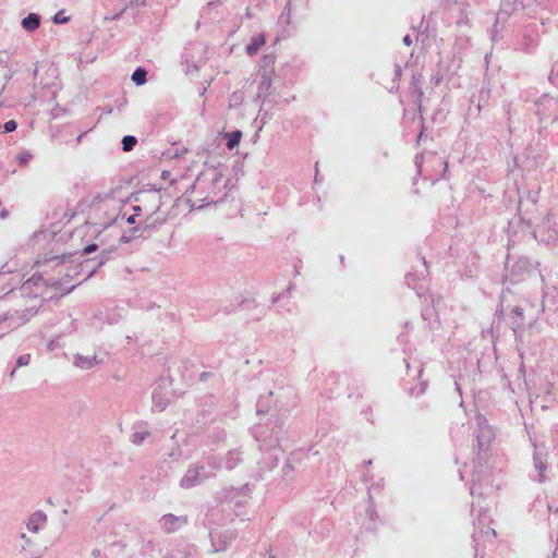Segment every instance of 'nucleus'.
<instances>
[{
    "label": "nucleus",
    "instance_id": "nucleus-1",
    "mask_svg": "<svg viewBox=\"0 0 558 558\" xmlns=\"http://www.w3.org/2000/svg\"><path fill=\"white\" fill-rule=\"evenodd\" d=\"M484 457H478V462L474 466L471 495L474 498L472 502V513L478 511L476 529L472 535L475 543V556L478 554V545L481 541H493L496 537V531L489 526L490 518L488 515V504L482 506V499L493 497L496 492V486L493 484L492 473L487 466L483 465L481 460Z\"/></svg>",
    "mask_w": 558,
    "mask_h": 558
},
{
    "label": "nucleus",
    "instance_id": "nucleus-2",
    "mask_svg": "<svg viewBox=\"0 0 558 558\" xmlns=\"http://www.w3.org/2000/svg\"><path fill=\"white\" fill-rule=\"evenodd\" d=\"M125 195L120 187L98 194L90 206L88 222L98 230H105L124 219L122 209Z\"/></svg>",
    "mask_w": 558,
    "mask_h": 558
},
{
    "label": "nucleus",
    "instance_id": "nucleus-3",
    "mask_svg": "<svg viewBox=\"0 0 558 558\" xmlns=\"http://www.w3.org/2000/svg\"><path fill=\"white\" fill-rule=\"evenodd\" d=\"M222 469L220 457L210 454L205 461L192 464L182 476L180 486L189 489L203 484Z\"/></svg>",
    "mask_w": 558,
    "mask_h": 558
},
{
    "label": "nucleus",
    "instance_id": "nucleus-4",
    "mask_svg": "<svg viewBox=\"0 0 558 558\" xmlns=\"http://www.w3.org/2000/svg\"><path fill=\"white\" fill-rule=\"evenodd\" d=\"M269 400L274 401V405L279 410L288 411L295 407L296 395L290 385L286 383L284 378H280L278 383L274 385V388L268 391V396H262L256 404L257 412L264 413L268 411Z\"/></svg>",
    "mask_w": 558,
    "mask_h": 558
},
{
    "label": "nucleus",
    "instance_id": "nucleus-5",
    "mask_svg": "<svg viewBox=\"0 0 558 558\" xmlns=\"http://www.w3.org/2000/svg\"><path fill=\"white\" fill-rule=\"evenodd\" d=\"M222 183V175L215 169H209L202 172L192 185V192H206V196L201 201H205L207 204L218 202L216 187Z\"/></svg>",
    "mask_w": 558,
    "mask_h": 558
},
{
    "label": "nucleus",
    "instance_id": "nucleus-6",
    "mask_svg": "<svg viewBox=\"0 0 558 558\" xmlns=\"http://www.w3.org/2000/svg\"><path fill=\"white\" fill-rule=\"evenodd\" d=\"M61 282L52 278L44 279L41 275L34 274L25 280L19 288V294L23 298L38 299L44 298L48 286L59 289Z\"/></svg>",
    "mask_w": 558,
    "mask_h": 558
},
{
    "label": "nucleus",
    "instance_id": "nucleus-7",
    "mask_svg": "<svg viewBox=\"0 0 558 558\" xmlns=\"http://www.w3.org/2000/svg\"><path fill=\"white\" fill-rule=\"evenodd\" d=\"M38 304H33L29 307L23 310H14L13 312H8L3 315L2 319H0V329H2V325H5V328L9 330H13L25 323H27L35 314L37 313ZM3 331L0 330V337L3 336Z\"/></svg>",
    "mask_w": 558,
    "mask_h": 558
},
{
    "label": "nucleus",
    "instance_id": "nucleus-8",
    "mask_svg": "<svg viewBox=\"0 0 558 558\" xmlns=\"http://www.w3.org/2000/svg\"><path fill=\"white\" fill-rule=\"evenodd\" d=\"M539 313H541V311L537 310L535 315H529L526 317L524 314L523 307L514 306L511 310L510 324H511V329L514 332L517 341H522L524 328L525 327L532 328L534 326V324L537 322Z\"/></svg>",
    "mask_w": 558,
    "mask_h": 558
},
{
    "label": "nucleus",
    "instance_id": "nucleus-9",
    "mask_svg": "<svg viewBox=\"0 0 558 558\" xmlns=\"http://www.w3.org/2000/svg\"><path fill=\"white\" fill-rule=\"evenodd\" d=\"M475 428L474 436L476 439V447L478 453H486L495 438L493 428L488 425L486 417L482 414H476L474 417Z\"/></svg>",
    "mask_w": 558,
    "mask_h": 558
},
{
    "label": "nucleus",
    "instance_id": "nucleus-10",
    "mask_svg": "<svg viewBox=\"0 0 558 558\" xmlns=\"http://www.w3.org/2000/svg\"><path fill=\"white\" fill-rule=\"evenodd\" d=\"M171 399V381L165 378L156 381L151 395L153 411L162 412L170 404Z\"/></svg>",
    "mask_w": 558,
    "mask_h": 558
},
{
    "label": "nucleus",
    "instance_id": "nucleus-11",
    "mask_svg": "<svg viewBox=\"0 0 558 558\" xmlns=\"http://www.w3.org/2000/svg\"><path fill=\"white\" fill-rule=\"evenodd\" d=\"M534 236L541 242L555 241L558 238V213L550 210L543 222L534 230Z\"/></svg>",
    "mask_w": 558,
    "mask_h": 558
},
{
    "label": "nucleus",
    "instance_id": "nucleus-12",
    "mask_svg": "<svg viewBox=\"0 0 558 558\" xmlns=\"http://www.w3.org/2000/svg\"><path fill=\"white\" fill-rule=\"evenodd\" d=\"M508 272L506 275V280L510 283L518 282L524 278V275L529 274L533 269V264L527 257H518L512 260L508 257L507 264Z\"/></svg>",
    "mask_w": 558,
    "mask_h": 558
},
{
    "label": "nucleus",
    "instance_id": "nucleus-13",
    "mask_svg": "<svg viewBox=\"0 0 558 558\" xmlns=\"http://www.w3.org/2000/svg\"><path fill=\"white\" fill-rule=\"evenodd\" d=\"M535 105L541 120H558V98L549 95H543L537 99Z\"/></svg>",
    "mask_w": 558,
    "mask_h": 558
},
{
    "label": "nucleus",
    "instance_id": "nucleus-14",
    "mask_svg": "<svg viewBox=\"0 0 558 558\" xmlns=\"http://www.w3.org/2000/svg\"><path fill=\"white\" fill-rule=\"evenodd\" d=\"M533 466L536 475L533 476L538 483H544L547 480L546 473L548 472V453L534 445L533 452Z\"/></svg>",
    "mask_w": 558,
    "mask_h": 558
},
{
    "label": "nucleus",
    "instance_id": "nucleus-15",
    "mask_svg": "<svg viewBox=\"0 0 558 558\" xmlns=\"http://www.w3.org/2000/svg\"><path fill=\"white\" fill-rule=\"evenodd\" d=\"M189 522L187 515L163 514L159 521V527L166 533H174L185 526Z\"/></svg>",
    "mask_w": 558,
    "mask_h": 558
},
{
    "label": "nucleus",
    "instance_id": "nucleus-16",
    "mask_svg": "<svg viewBox=\"0 0 558 558\" xmlns=\"http://www.w3.org/2000/svg\"><path fill=\"white\" fill-rule=\"evenodd\" d=\"M209 535L214 553L227 550V548L235 537V534L230 530L221 532H210Z\"/></svg>",
    "mask_w": 558,
    "mask_h": 558
},
{
    "label": "nucleus",
    "instance_id": "nucleus-17",
    "mask_svg": "<svg viewBox=\"0 0 558 558\" xmlns=\"http://www.w3.org/2000/svg\"><path fill=\"white\" fill-rule=\"evenodd\" d=\"M537 43L538 34L536 26L529 25L522 32V40L518 48L524 52H531L537 46Z\"/></svg>",
    "mask_w": 558,
    "mask_h": 558
},
{
    "label": "nucleus",
    "instance_id": "nucleus-18",
    "mask_svg": "<svg viewBox=\"0 0 558 558\" xmlns=\"http://www.w3.org/2000/svg\"><path fill=\"white\" fill-rule=\"evenodd\" d=\"M254 438L260 444V448L271 449L279 445V437L276 434L268 436L265 435L264 427H257L253 432Z\"/></svg>",
    "mask_w": 558,
    "mask_h": 558
},
{
    "label": "nucleus",
    "instance_id": "nucleus-19",
    "mask_svg": "<svg viewBox=\"0 0 558 558\" xmlns=\"http://www.w3.org/2000/svg\"><path fill=\"white\" fill-rule=\"evenodd\" d=\"M47 525V515L44 511L37 510L29 515L26 527L29 532L38 533Z\"/></svg>",
    "mask_w": 558,
    "mask_h": 558
},
{
    "label": "nucleus",
    "instance_id": "nucleus-20",
    "mask_svg": "<svg viewBox=\"0 0 558 558\" xmlns=\"http://www.w3.org/2000/svg\"><path fill=\"white\" fill-rule=\"evenodd\" d=\"M220 459L222 462V469L225 468L227 470H233L242 462V454L238 450H230L225 459Z\"/></svg>",
    "mask_w": 558,
    "mask_h": 558
},
{
    "label": "nucleus",
    "instance_id": "nucleus-21",
    "mask_svg": "<svg viewBox=\"0 0 558 558\" xmlns=\"http://www.w3.org/2000/svg\"><path fill=\"white\" fill-rule=\"evenodd\" d=\"M270 87H271V77L268 73L265 72L262 74L259 85H258V90L256 94V98L265 100L267 98V96L269 95Z\"/></svg>",
    "mask_w": 558,
    "mask_h": 558
},
{
    "label": "nucleus",
    "instance_id": "nucleus-22",
    "mask_svg": "<svg viewBox=\"0 0 558 558\" xmlns=\"http://www.w3.org/2000/svg\"><path fill=\"white\" fill-rule=\"evenodd\" d=\"M266 39L263 33L256 34L251 38L250 44L246 46V53L251 57L255 56L259 49L265 45Z\"/></svg>",
    "mask_w": 558,
    "mask_h": 558
},
{
    "label": "nucleus",
    "instance_id": "nucleus-23",
    "mask_svg": "<svg viewBox=\"0 0 558 558\" xmlns=\"http://www.w3.org/2000/svg\"><path fill=\"white\" fill-rule=\"evenodd\" d=\"M73 364L82 369H92L97 364L96 355L84 356L82 354H75Z\"/></svg>",
    "mask_w": 558,
    "mask_h": 558
},
{
    "label": "nucleus",
    "instance_id": "nucleus-24",
    "mask_svg": "<svg viewBox=\"0 0 558 558\" xmlns=\"http://www.w3.org/2000/svg\"><path fill=\"white\" fill-rule=\"evenodd\" d=\"M41 17L37 13H29L26 17H24L21 22L23 29L26 32H34L40 25Z\"/></svg>",
    "mask_w": 558,
    "mask_h": 558
},
{
    "label": "nucleus",
    "instance_id": "nucleus-25",
    "mask_svg": "<svg viewBox=\"0 0 558 558\" xmlns=\"http://www.w3.org/2000/svg\"><path fill=\"white\" fill-rule=\"evenodd\" d=\"M241 137H242L241 131H233V132L226 133L227 147L229 149H233L234 147H236L241 141Z\"/></svg>",
    "mask_w": 558,
    "mask_h": 558
},
{
    "label": "nucleus",
    "instance_id": "nucleus-26",
    "mask_svg": "<svg viewBox=\"0 0 558 558\" xmlns=\"http://www.w3.org/2000/svg\"><path fill=\"white\" fill-rule=\"evenodd\" d=\"M163 558H191V550L189 546L172 549Z\"/></svg>",
    "mask_w": 558,
    "mask_h": 558
},
{
    "label": "nucleus",
    "instance_id": "nucleus-27",
    "mask_svg": "<svg viewBox=\"0 0 558 558\" xmlns=\"http://www.w3.org/2000/svg\"><path fill=\"white\" fill-rule=\"evenodd\" d=\"M147 71L143 68H137L133 74H132V81L135 83V85L141 86L146 83L147 81Z\"/></svg>",
    "mask_w": 558,
    "mask_h": 558
},
{
    "label": "nucleus",
    "instance_id": "nucleus-28",
    "mask_svg": "<svg viewBox=\"0 0 558 558\" xmlns=\"http://www.w3.org/2000/svg\"><path fill=\"white\" fill-rule=\"evenodd\" d=\"M404 362L408 369V375L410 376L411 369H414L413 377L420 379L423 373L422 363L418 361H414L413 364H411L407 359L404 360Z\"/></svg>",
    "mask_w": 558,
    "mask_h": 558
},
{
    "label": "nucleus",
    "instance_id": "nucleus-29",
    "mask_svg": "<svg viewBox=\"0 0 558 558\" xmlns=\"http://www.w3.org/2000/svg\"><path fill=\"white\" fill-rule=\"evenodd\" d=\"M121 143H122V149L124 151H131L137 144V138L133 135H125L122 138Z\"/></svg>",
    "mask_w": 558,
    "mask_h": 558
},
{
    "label": "nucleus",
    "instance_id": "nucleus-30",
    "mask_svg": "<svg viewBox=\"0 0 558 558\" xmlns=\"http://www.w3.org/2000/svg\"><path fill=\"white\" fill-rule=\"evenodd\" d=\"M148 436V432L146 429H136L133 432L131 440L135 445H141Z\"/></svg>",
    "mask_w": 558,
    "mask_h": 558
},
{
    "label": "nucleus",
    "instance_id": "nucleus-31",
    "mask_svg": "<svg viewBox=\"0 0 558 558\" xmlns=\"http://www.w3.org/2000/svg\"><path fill=\"white\" fill-rule=\"evenodd\" d=\"M108 254L109 253L102 252L99 255V257H98L97 262L95 263V265H93L92 269L87 271V275H86L85 279L89 278L90 276H93V274L96 270V267H100V266H102L106 263V260L108 259Z\"/></svg>",
    "mask_w": 558,
    "mask_h": 558
},
{
    "label": "nucleus",
    "instance_id": "nucleus-32",
    "mask_svg": "<svg viewBox=\"0 0 558 558\" xmlns=\"http://www.w3.org/2000/svg\"><path fill=\"white\" fill-rule=\"evenodd\" d=\"M243 101V95L241 92H233L230 96V107H236Z\"/></svg>",
    "mask_w": 558,
    "mask_h": 558
},
{
    "label": "nucleus",
    "instance_id": "nucleus-33",
    "mask_svg": "<svg viewBox=\"0 0 558 558\" xmlns=\"http://www.w3.org/2000/svg\"><path fill=\"white\" fill-rule=\"evenodd\" d=\"M549 82L558 87V62H556L548 76Z\"/></svg>",
    "mask_w": 558,
    "mask_h": 558
},
{
    "label": "nucleus",
    "instance_id": "nucleus-34",
    "mask_svg": "<svg viewBox=\"0 0 558 558\" xmlns=\"http://www.w3.org/2000/svg\"><path fill=\"white\" fill-rule=\"evenodd\" d=\"M425 389H426V383L421 381L418 385V388H410L409 393L411 396L418 397L424 393Z\"/></svg>",
    "mask_w": 558,
    "mask_h": 558
},
{
    "label": "nucleus",
    "instance_id": "nucleus-35",
    "mask_svg": "<svg viewBox=\"0 0 558 558\" xmlns=\"http://www.w3.org/2000/svg\"><path fill=\"white\" fill-rule=\"evenodd\" d=\"M31 362V354H22L17 357L16 360V366L17 367H22V366H27Z\"/></svg>",
    "mask_w": 558,
    "mask_h": 558
},
{
    "label": "nucleus",
    "instance_id": "nucleus-36",
    "mask_svg": "<svg viewBox=\"0 0 558 558\" xmlns=\"http://www.w3.org/2000/svg\"><path fill=\"white\" fill-rule=\"evenodd\" d=\"M405 279H407L408 287H410L413 290H415L416 294L420 296L421 295L420 288L414 284V275L410 272V274L407 275Z\"/></svg>",
    "mask_w": 558,
    "mask_h": 558
},
{
    "label": "nucleus",
    "instance_id": "nucleus-37",
    "mask_svg": "<svg viewBox=\"0 0 558 558\" xmlns=\"http://www.w3.org/2000/svg\"><path fill=\"white\" fill-rule=\"evenodd\" d=\"M32 157H33L32 154L28 151L22 153L17 157L19 163L21 166H25L32 159Z\"/></svg>",
    "mask_w": 558,
    "mask_h": 558
},
{
    "label": "nucleus",
    "instance_id": "nucleus-38",
    "mask_svg": "<svg viewBox=\"0 0 558 558\" xmlns=\"http://www.w3.org/2000/svg\"><path fill=\"white\" fill-rule=\"evenodd\" d=\"M134 215L129 216L128 218L124 217L122 221H125L129 225L135 223V217L142 211V208L140 206H134Z\"/></svg>",
    "mask_w": 558,
    "mask_h": 558
},
{
    "label": "nucleus",
    "instance_id": "nucleus-39",
    "mask_svg": "<svg viewBox=\"0 0 558 558\" xmlns=\"http://www.w3.org/2000/svg\"><path fill=\"white\" fill-rule=\"evenodd\" d=\"M250 492V488L247 485L242 486L240 489H231L232 497L235 495H242L243 497H246Z\"/></svg>",
    "mask_w": 558,
    "mask_h": 558
},
{
    "label": "nucleus",
    "instance_id": "nucleus-40",
    "mask_svg": "<svg viewBox=\"0 0 558 558\" xmlns=\"http://www.w3.org/2000/svg\"><path fill=\"white\" fill-rule=\"evenodd\" d=\"M4 132L11 133L16 130L17 123L14 120H10L3 124Z\"/></svg>",
    "mask_w": 558,
    "mask_h": 558
},
{
    "label": "nucleus",
    "instance_id": "nucleus-41",
    "mask_svg": "<svg viewBox=\"0 0 558 558\" xmlns=\"http://www.w3.org/2000/svg\"><path fill=\"white\" fill-rule=\"evenodd\" d=\"M69 21V17H64V16H61V12H58L54 16H53V22L56 24H62V23H65Z\"/></svg>",
    "mask_w": 558,
    "mask_h": 558
},
{
    "label": "nucleus",
    "instance_id": "nucleus-42",
    "mask_svg": "<svg viewBox=\"0 0 558 558\" xmlns=\"http://www.w3.org/2000/svg\"><path fill=\"white\" fill-rule=\"evenodd\" d=\"M96 250H97V245L96 244H89V245L84 247L83 254L88 255V254L94 253Z\"/></svg>",
    "mask_w": 558,
    "mask_h": 558
},
{
    "label": "nucleus",
    "instance_id": "nucleus-43",
    "mask_svg": "<svg viewBox=\"0 0 558 558\" xmlns=\"http://www.w3.org/2000/svg\"><path fill=\"white\" fill-rule=\"evenodd\" d=\"M366 512L368 514V517L371 518V520H374L375 517H376V511L374 509V507L372 505H369L366 509Z\"/></svg>",
    "mask_w": 558,
    "mask_h": 558
},
{
    "label": "nucleus",
    "instance_id": "nucleus-44",
    "mask_svg": "<svg viewBox=\"0 0 558 558\" xmlns=\"http://www.w3.org/2000/svg\"><path fill=\"white\" fill-rule=\"evenodd\" d=\"M401 75H402V68H401V65L397 64L395 66V77L397 80H399L401 77Z\"/></svg>",
    "mask_w": 558,
    "mask_h": 558
},
{
    "label": "nucleus",
    "instance_id": "nucleus-45",
    "mask_svg": "<svg viewBox=\"0 0 558 558\" xmlns=\"http://www.w3.org/2000/svg\"><path fill=\"white\" fill-rule=\"evenodd\" d=\"M402 41H403V44H404V45H407V46H411V45H412V43H413V40H412V38H411V36H410V35H405V36L403 37Z\"/></svg>",
    "mask_w": 558,
    "mask_h": 558
},
{
    "label": "nucleus",
    "instance_id": "nucleus-46",
    "mask_svg": "<svg viewBox=\"0 0 558 558\" xmlns=\"http://www.w3.org/2000/svg\"><path fill=\"white\" fill-rule=\"evenodd\" d=\"M121 317H122V314H118V315H116V316H114V317H112V318H111V317H109V318H108V323H109V324L118 323V322H119V319H120Z\"/></svg>",
    "mask_w": 558,
    "mask_h": 558
},
{
    "label": "nucleus",
    "instance_id": "nucleus-47",
    "mask_svg": "<svg viewBox=\"0 0 558 558\" xmlns=\"http://www.w3.org/2000/svg\"><path fill=\"white\" fill-rule=\"evenodd\" d=\"M0 272L1 274H10V272H12V269L10 267H8V265H4V266H2Z\"/></svg>",
    "mask_w": 558,
    "mask_h": 558
},
{
    "label": "nucleus",
    "instance_id": "nucleus-48",
    "mask_svg": "<svg viewBox=\"0 0 558 558\" xmlns=\"http://www.w3.org/2000/svg\"><path fill=\"white\" fill-rule=\"evenodd\" d=\"M8 216H9V211L7 209H1L0 210V218L1 219H5V218H8Z\"/></svg>",
    "mask_w": 558,
    "mask_h": 558
},
{
    "label": "nucleus",
    "instance_id": "nucleus-49",
    "mask_svg": "<svg viewBox=\"0 0 558 558\" xmlns=\"http://www.w3.org/2000/svg\"><path fill=\"white\" fill-rule=\"evenodd\" d=\"M56 347H57V344H56V341H54V340H51V341L48 343V350H49V351L54 350V349H56Z\"/></svg>",
    "mask_w": 558,
    "mask_h": 558
},
{
    "label": "nucleus",
    "instance_id": "nucleus-50",
    "mask_svg": "<svg viewBox=\"0 0 558 558\" xmlns=\"http://www.w3.org/2000/svg\"><path fill=\"white\" fill-rule=\"evenodd\" d=\"M100 554H101V553H100V550H99V549H94V550L92 551V556H93L94 558H99V557H100Z\"/></svg>",
    "mask_w": 558,
    "mask_h": 558
},
{
    "label": "nucleus",
    "instance_id": "nucleus-51",
    "mask_svg": "<svg viewBox=\"0 0 558 558\" xmlns=\"http://www.w3.org/2000/svg\"><path fill=\"white\" fill-rule=\"evenodd\" d=\"M423 267H424V271H421V272H420V275H421L422 277H424V272H425V271H427V267H426V260H425V258H423Z\"/></svg>",
    "mask_w": 558,
    "mask_h": 558
},
{
    "label": "nucleus",
    "instance_id": "nucleus-52",
    "mask_svg": "<svg viewBox=\"0 0 558 558\" xmlns=\"http://www.w3.org/2000/svg\"><path fill=\"white\" fill-rule=\"evenodd\" d=\"M58 266H59V268H60L58 272H59V274H62V271H63V269H64V265H63V263H58Z\"/></svg>",
    "mask_w": 558,
    "mask_h": 558
},
{
    "label": "nucleus",
    "instance_id": "nucleus-53",
    "mask_svg": "<svg viewBox=\"0 0 558 558\" xmlns=\"http://www.w3.org/2000/svg\"><path fill=\"white\" fill-rule=\"evenodd\" d=\"M90 263H93V264H94L95 262H94V260H90ZM88 267H89V260H87L85 265H82V269H84V268H88Z\"/></svg>",
    "mask_w": 558,
    "mask_h": 558
},
{
    "label": "nucleus",
    "instance_id": "nucleus-54",
    "mask_svg": "<svg viewBox=\"0 0 558 558\" xmlns=\"http://www.w3.org/2000/svg\"><path fill=\"white\" fill-rule=\"evenodd\" d=\"M319 180H318V169L316 168V172H315V182L317 183Z\"/></svg>",
    "mask_w": 558,
    "mask_h": 558
},
{
    "label": "nucleus",
    "instance_id": "nucleus-55",
    "mask_svg": "<svg viewBox=\"0 0 558 558\" xmlns=\"http://www.w3.org/2000/svg\"><path fill=\"white\" fill-rule=\"evenodd\" d=\"M290 3H288L286 7H284V10L288 11V13L290 12V7H289Z\"/></svg>",
    "mask_w": 558,
    "mask_h": 558
},
{
    "label": "nucleus",
    "instance_id": "nucleus-56",
    "mask_svg": "<svg viewBox=\"0 0 558 558\" xmlns=\"http://www.w3.org/2000/svg\"><path fill=\"white\" fill-rule=\"evenodd\" d=\"M265 60H268L269 62H272V57H266Z\"/></svg>",
    "mask_w": 558,
    "mask_h": 558
},
{
    "label": "nucleus",
    "instance_id": "nucleus-57",
    "mask_svg": "<svg viewBox=\"0 0 558 558\" xmlns=\"http://www.w3.org/2000/svg\"><path fill=\"white\" fill-rule=\"evenodd\" d=\"M11 293H12V296H16V294H17V292L15 290H12Z\"/></svg>",
    "mask_w": 558,
    "mask_h": 558
},
{
    "label": "nucleus",
    "instance_id": "nucleus-58",
    "mask_svg": "<svg viewBox=\"0 0 558 558\" xmlns=\"http://www.w3.org/2000/svg\"><path fill=\"white\" fill-rule=\"evenodd\" d=\"M14 373H15V369H13V371L10 373V377H11V378L14 376Z\"/></svg>",
    "mask_w": 558,
    "mask_h": 558
},
{
    "label": "nucleus",
    "instance_id": "nucleus-59",
    "mask_svg": "<svg viewBox=\"0 0 558 558\" xmlns=\"http://www.w3.org/2000/svg\"><path fill=\"white\" fill-rule=\"evenodd\" d=\"M74 287H75V286H71V288H70V289H68V292H69V291H71V290H73V289H74Z\"/></svg>",
    "mask_w": 558,
    "mask_h": 558
}]
</instances>
